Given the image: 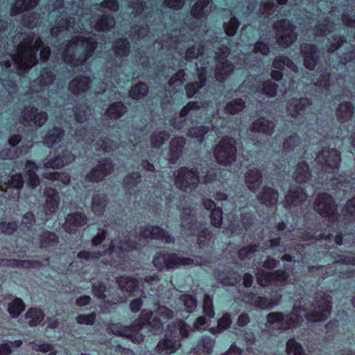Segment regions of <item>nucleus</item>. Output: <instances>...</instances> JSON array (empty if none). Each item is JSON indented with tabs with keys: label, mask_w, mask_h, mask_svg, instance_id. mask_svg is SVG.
Here are the masks:
<instances>
[{
	"label": "nucleus",
	"mask_w": 355,
	"mask_h": 355,
	"mask_svg": "<svg viewBox=\"0 0 355 355\" xmlns=\"http://www.w3.org/2000/svg\"><path fill=\"white\" fill-rule=\"evenodd\" d=\"M171 315L172 312L168 309L159 306L155 312L150 313V316L146 311L142 312L141 318L144 321L141 325L137 324L130 328L120 324H113L110 329L114 334L128 337L133 342L140 343L144 340L143 333L148 330L156 334Z\"/></svg>",
	"instance_id": "nucleus-1"
},
{
	"label": "nucleus",
	"mask_w": 355,
	"mask_h": 355,
	"mask_svg": "<svg viewBox=\"0 0 355 355\" xmlns=\"http://www.w3.org/2000/svg\"><path fill=\"white\" fill-rule=\"evenodd\" d=\"M331 312L330 306L325 304L319 306L318 311H315L314 313L310 314L305 309H298L295 306L293 309V316H283L281 313H275L268 315V323L270 325H275V327L279 329H288L295 325L300 320H303L302 315L307 320L311 321L324 320L329 315Z\"/></svg>",
	"instance_id": "nucleus-2"
},
{
	"label": "nucleus",
	"mask_w": 355,
	"mask_h": 355,
	"mask_svg": "<svg viewBox=\"0 0 355 355\" xmlns=\"http://www.w3.org/2000/svg\"><path fill=\"white\" fill-rule=\"evenodd\" d=\"M235 141L230 138L224 139L215 150L216 159L225 164H228L234 160Z\"/></svg>",
	"instance_id": "nucleus-3"
},
{
	"label": "nucleus",
	"mask_w": 355,
	"mask_h": 355,
	"mask_svg": "<svg viewBox=\"0 0 355 355\" xmlns=\"http://www.w3.org/2000/svg\"><path fill=\"white\" fill-rule=\"evenodd\" d=\"M19 55H15L13 60L19 68L21 69H27L36 64L37 58L33 52L36 53L38 49L35 50L30 47L24 49H18Z\"/></svg>",
	"instance_id": "nucleus-4"
},
{
	"label": "nucleus",
	"mask_w": 355,
	"mask_h": 355,
	"mask_svg": "<svg viewBox=\"0 0 355 355\" xmlns=\"http://www.w3.org/2000/svg\"><path fill=\"white\" fill-rule=\"evenodd\" d=\"M179 263L189 264V263L181 261L175 254H160L154 259V265L159 269H162L164 266L167 268H173Z\"/></svg>",
	"instance_id": "nucleus-5"
},
{
	"label": "nucleus",
	"mask_w": 355,
	"mask_h": 355,
	"mask_svg": "<svg viewBox=\"0 0 355 355\" xmlns=\"http://www.w3.org/2000/svg\"><path fill=\"white\" fill-rule=\"evenodd\" d=\"M178 180L177 184L181 189H185L188 187H191L199 182L196 173L193 171H189L187 168H182L178 173Z\"/></svg>",
	"instance_id": "nucleus-6"
},
{
	"label": "nucleus",
	"mask_w": 355,
	"mask_h": 355,
	"mask_svg": "<svg viewBox=\"0 0 355 355\" xmlns=\"http://www.w3.org/2000/svg\"><path fill=\"white\" fill-rule=\"evenodd\" d=\"M287 277L284 271H277L275 273L266 272L260 273L257 277V280L260 285L266 286L270 284L272 281H286Z\"/></svg>",
	"instance_id": "nucleus-7"
},
{
	"label": "nucleus",
	"mask_w": 355,
	"mask_h": 355,
	"mask_svg": "<svg viewBox=\"0 0 355 355\" xmlns=\"http://www.w3.org/2000/svg\"><path fill=\"white\" fill-rule=\"evenodd\" d=\"M179 346L180 344L178 341L167 338L159 343L157 350L163 355H168L174 352Z\"/></svg>",
	"instance_id": "nucleus-8"
},
{
	"label": "nucleus",
	"mask_w": 355,
	"mask_h": 355,
	"mask_svg": "<svg viewBox=\"0 0 355 355\" xmlns=\"http://www.w3.org/2000/svg\"><path fill=\"white\" fill-rule=\"evenodd\" d=\"M215 206L216 205L214 202L212 201L209 202L208 203H205V207L206 209H212L211 214L212 224L215 227H218L222 223V211L219 208H216Z\"/></svg>",
	"instance_id": "nucleus-9"
},
{
	"label": "nucleus",
	"mask_w": 355,
	"mask_h": 355,
	"mask_svg": "<svg viewBox=\"0 0 355 355\" xmlns=\"http://www.w3.org/2000/svg\"><path fill=\"white\" fill-rule=\"evenodd\" d=\"M331 202V199L330 197L323 195L318 199L315 209L322 215L329 214L332 207Z\"/></svg>",
	"instance_id": "nucleus-10"
},
{
	"label": "nucleus",
	"mask_w": 355,
	"mask_h": 355,
	"mask_svg": "<svg viewBox=\"0 0 355 355\" xmlns=\"http://www.w3.org/2000/svg\"><path fill=\"white\" fill-rule=\"evenodd\" d=\"M261 175L258 170L251 171L246 176V183L251 191H254L256 187L261 184Z\"/></svg>",
	"instance_id": "nucleus-11"
},
{
	"label": "nucleus",
	"mask_w": 355,
	"mask_h": 355,
	"mask_svg": "<svg viewBox=\"0 0 355 355\" xmlns=\"http://www.w3.org/2000/svg\"><path fill=\"white\" fill-rule=\"evenodd\" d=\"M274 124L265 119H259L254 125V129L260 132H263L266 134H270L272 132Z\"/></svg>",
	"instance_id": "nucleus-12"
},
{
	"label": "nucleus",
	"mask_w": 355,
	"mask_h": 355,
	"mask_svg": "<svg viewBox=\"0 0 355 355\" xmlns=\"http://www.w3.org/2000/svg\"><path fill=\"white\" fill-rule=\"evenodd\" d=\"M278 198L277 193L272 189L267 188L260 197V200L262 203L268 205H272L275 204Z\"/></svg>",
	"instance_id": "nucleus-13"
},
{
	"label": "nucleus",
	"mask_w": 355,
	"mask_h": 355,
	"mask_svg": "<svg viewBox=\"0 0 355 355\" xmlns=\"http://www.w3.org/2000/svg\"><path fill=\"white\" fill-rule=\"evenodd\" d=\"M44 318V314L40 309H31L26 315L28 323L31 326L36 325Z\"/></svg>",
	"instance_id": "nucleus-14"
},
{
	"label": "nucleus",
	"mask_w": 355,
	"mask_h": 355,
	"mask_svg": "<svg viewBox=\"0 0 355 355\" xmlns=\"http://www.w3.org/2000/svg\"><path fill=\"white\" fill-rule=\"evenodd\" d=\"M25 306L22 301L17 298L14 300L8 306V312L13 318H16L24 310Z\"/></svg>",
	"instance_id": "nucleus-15"
},
{
	"label": "nucleus",
	"mask_w": 355,
	"mask_h": 355,
	"mask_svg": "<svg viewBox=\"0 0 355 355\" xmlns=\"http://www.w3.org/2000/svg\"><path fill=\"white\" fill-rule=\"evenodd\" d=\"M26 168L28 173V184L32 187H35L38 182L37 177L34 173L37 168L36 165L32 162H28L26 164Z\"/></svg>",
	"instance_id": "nucleus-16"
},
{
	"label": "nucleus",
	"mask_w": 355,
	"mask_h": 355,
	"mask_svg": "<svg viewBox=\"0 0 355 355\" xmlns=\"http://www.w3.org/2000/svg\"><path fill=\"white\" fill-rule=\"evenodd\" d=\"M119 285L127 290L130 293H133L137 286V281L135 279L128 278V277H121L119 280H118Z\"/></svg>",
	"instance_id": "nucleus-17"
},
{
	"label": "nucleus",
	"mask_w": 355,
	"mask_h": 355,
	"mask_svg": "<svg viewBox=\"0 0 355 355\" xmlns=\"http://www.w3.org/2000/svg\"><path fill=\"white\" fill-rule=\"evenodd\" d=\"M286 350L288 355H304L301 345L294 340L288 341Z\"/></svg>",
	"instance_id": "nucleus-18"
},
{
	"label": "nucleus",
	"mask_w": 355,
	"mask_h": 355,
	"mask_svg": "<svg viewBox=\"0 0 355 355\" xmlns=\"http://www.w3.org/2000/svg\"><path fill=\"white\" fill-rule=\"evenodd\" d=\"M230 322H231V320H230V316L228 315H225L218 321L217 327L216 328L210 327L209 331L213 334L220 332V331L228 328L230 324Z\"/></svg>",
	"instance_id": "nucleus-19"
},
{
	"label": "nucleus",
	"mask_w": 355,
	"mask_h": 355,
	"mask_svg": "<svg viewBox=\"0 0 355 355\" xmlns=\"http://www.w3.org/2000/svg\"><path fill=\"white\" fill-rule=\"evenodd\" d=\"M244 107V103L241 99H236L230 103L226 109L228 112L234 114L241 111Z\"/></svg>",
	"instance_id": "nucleus-20"
},
{
	"label": "nucleus",
	"mask_w": 355,
	"mask_h": 355,
	"mask_svg": "<svg viewBox=\"0 0 355 355\" xmlns=\"http://www.w3.org/2000/svg\"><path fill=\"white\" fill-rule=\"evenodd\" d=\"M147 93V87L144 84L137 85L130 91V95L133 98H139Z\"/></svg>",
	"instance_id": "nucleus-21"
},
{
	"label": "nucleus",
	"mask_w": 355,
	"mask_h": 355,
	"mask_svg": "<svg viewBox=\"0 0 355 355\" xmlns=\"http://www.w3.org/2000/svg\"><path fill=\"white\" fill-rule=\"evenodd\" d=\"M69 223H73L76 226L85 223V216L81 214H75L69 215L66 219V225Z\"/></svg>",
	"instance_id": "nucleus-22"
},
{
	"label": "nucleus",
	"mask_w": 355,
	"mask_h": 355,
	"mask_svg": "<svg viewBox=\"0 0 355 355\" xmlns=\"http://www.w3.org/2000/svg\"><path fill=\"white\" fill-rule=\"evenodd\" d=\"M31 348L35 351H40L42 352H51L49 355H55V353L51 351V347L49 344L46 343H37L33 342L31 343Z\"/></svg>",
	"instance_id": "nucleus-23"
},
{
	"label": "nucleus",
	"mask_w": 355,
	"mask_h": 355,
	"mask_svg": "<svg viewBox=\"0 0 355 355\" xmlns=\"http://www.w3.org/2000/svg\"><path fill=\"white\" fill-rule=\"evenodd\" d=\"M204 311L209 319L214 318V311L212 309V300L211 299L206 295L204 300Z\"/></svg>",
	"instance_id": "nucleus-24"
},
{
	"label": "nucleus",
	"mask_w": 355,
	"mask_h": 355,
	"mask_svg": "<svg viewBox=\"0 0 355 355\" xmlns=\"http://www.w3.org/2000/svg\"><path fill=\"white\" fill-rule=\"evenodd\" d=\"M206 133L207 131L204 127L193 128L189 131V135L193 137L198 138L199 141H202L204 139Z\"/></svg>",
	"instance_id": "nucleus-25"
},
{
	"label": "nucleus",
	"mask_w": 355,
	"mask_h": 355,
	"mask_svg": "<svg viewBox=\"0 0 355 355\" xmlns=\"http://www.w3.org/2000/svg\"><path fill=\"white\" fill-rule=\"evenodd\" d=\"M183 301L188 312H191L196 307V300L191 295H184Z\"/></svg>",
	"instance_id": "nucleus-26"
},
{
	"label": "nucleus",
	"mask_w": 355,
	"mask_h": 355,
	"mask_svg": "<svg viewBox=\"0 0 355 355\" xmlns=\"http://www.w3.org/2000/svg\"><path fill=\"white\" fill-rule=\"evenodd\" d=\"M76 320L80 324H92L95 320V315H79Z\"/></svg>",
	"instance_id": "nucleus-27"
},
{
	"label": "nucleus",
	"mask_w": 355,
	"mask_h": 355,
	"mask_svg": "<svg viewBox=\"0 0 355 355\" xmlns=\"http://www.w3.org/2000/svg\"><path fill=\"white\" fill-rule=\"evenodd\" d=\"M94 294L99 298H103L105 296V287L101 283L95 284L93 286Z\"/></svg>",
	"instance_id": "nucleus-28"
},
{
	"label": "nucleus",
	"mask_w": 355,
	"mask_h": 355,
	"mask_svg": "<svg viewBox=\"0 0 355 355\" xmlns=\"http://www.w3.org/2000/svg\"><path fill=\"white\" fill-rule=\"evenodd\" d=\"M209 325L210 324L208 323L205 317L198 318L194 324L195 328L198 330L209 328Z\"/></svg>",
	"instance_id": "nucleus-29"
},
{
	"label": "nucleus",
	"mask_w": 355,
	"mask_h": 355,
	"mask_svg": "<svg viewBox=\"0 0 355 355\" xmlns=\"http://www.w3.org/2000/svg\"><path fill=\"white\" fill-rule=\"evenodd\" d=\"M164 232L158 227H154L152 228V232L150 234L144 233V236H150L152 238H163Z\"/></svg>",
	"instance_id": "nucleus-30"
},
{
	"label": "nucleus",
	"mask_w": 355,
	"mask_h": 355,
	"mask_svg": "<svg viewBox=\"0 0 355 355\" xmlns=\"http://www.w3.org/2000/svg\"><path fill=\"white\" fill-rule=\"evenodd\" d=\"M46 194L47 196H50V199H47V203H53V207H58V197L57 194L55 193V191L54 190H49L46 192Z\"/></svg>",
	"instance_id": "nucleus-31"
},
{
	"label": "nucleus",
	"mask_w": 355,
	"mask_h": 355,
	"mask_svg": "<svg viewBox=\"0 0 355 355\" xmlns=\"http://www.w3.org/2000/svg\"><path fill=\"white\" fill-rule=\"evenodd\" d=\"M22 185L23 181L21 175L20 174L15 175L12 178L10 182V186L12 187L19 189L22 187Z\"/></svg>",
	"instance_id": "nucleus-32"
},
{
	"label": "nucleus",
	"mask_w": 355,
	"mask_h": 355,
	"mask_svg": "<svg viewBox=\"0 0 355 355\" xmlns=\"http://www.w3.org/2000/svg\"><path fill=\"white\" fill-rule=\"evenodd\" d=\"M15 227L16 225L14 223H8L7 225L6 223H1L0 224V229L6 234H11Z\"/></svg>",
	"instance_id": "nucleus-33"
},
{
	"label": "nucleus",
	"mask_w": 355,
	"mask_h": 355,
	"mask_svg": "<svg viewBox=\"0 0 355 355\" xmlns=\"http://www.w3.org/2000/svg\"><path fill=\"white\" fill-rule=\"evenodd\" d=\"M201 87L202 85H196L195 84L187 85V94L189 96V97H192L193 96H194L196 94L197 90H198Z\"/></svg>",
	"instance_id": "nucleus-34"
},
{
	"label": "nucleus",
	"mask_w": 355,
	"mask_h": 355,
	"mask_svg": "<svg viewBox=\"0 0 355 355\" xmlns=\"http://www.w3.org/2000/svg\"><path fill=\"white\" fill-rule=\"evenodd\" d=\"M306 198V196L303 191H298L296 193H295L294 199L291 202V203L293 205H297L298 202H301L305 200Z\"/></svg>",
	"instance_id": "nucleus-35"
},
{
	"label": "nucleus",
	"mask_w": 355,
	"mask_h": 355,
	"mask_svg": "<svg viewBox=\"0 0 355 355\" xmlns=\"http://www.w3.org/2000/svg\"><path fill=\"white\" fill-rule=\"evenodd\" d=\"M197 107H198L197 103L194 102H190L182 110L181 114L182 115H186L189 112H190L193 110H195Z\"/></svg>",
	"instance_id": "nucleus-36"
},
{
	"label": "nucleus",
	"mask_w": 355,
	"mask_h": 355,
	"mask_svg": "<svg viewBox=\"0 0 355 355\" xmlns=\"http://www.w3.org/2000/svg\"><path fill=\"white\" fill-rule=\"evenodd\" d=\"M264 92L268 96H274L277 94V85H266L264 87Z\"/></svg>",
	"instance_id": "nucleus-37"
},
{
	"label": "nucleus",
	"mask_w": 355,
	"mask_h": 355,
	"mask_svg": "<svg viewBox=\"0 0 355 355\" xmlns=\"http://www.w3.org/2000/svg\"><path fill=\"white\" fill-rule=\"evenodd\" d=\"M142 304V302L140 299H136L131 302L130 308L133 312H137Z\"/></svg>",
	"instance_id": "nucleus-38"
},
{
	"label": "nucleus",
	"mask_w": 355,
	"mask_h": 355,
	"mask_svg": "<svg viewBox=\"0 0 355 355\" xmlns=\"http://www.w3.org/2000/svg\"><path fill=\"white\" fill-rule=\"evenodd\" d=\"M250 321L249 317L248 315L242 314L239 317L238 319V324L241 327L245 326Z\"/></svg>",
	"instance_id": "nucleus-39"
},
{
	"label": "nucleus",
	"mask_w": 355,
	"mask_h": 355,
	"mask_svg": "<svg viewBox=\"0 0 355 355\" xmlns=\"http://www.w3.org/2000/svg\"><path fill=\"white\" fill-rule=\"evenodd\" d=\"M90 297L89 296H83L77 299L76 303L78 306L87 305L90 302Z\"/></svg>",
	"instance_id": "nucleus-40"
},
{
	"label": "nucleus",
	"mask_w": 355,
	"mask_h": 355,
	"mask_svg": "<svg viewBox=\"0 0 355 355\" xmlns=\"http://www.w3.org/2000/svg\"><path fill=\"white\" fill-rule=\"evenodd\" d=\"M105 234L103 231H102L101 233L98 234L93 239V243L95 245H98L102 242V241L105 239Z\"/></svg>",
	"instance_id": "nucleus-41"
},
{
	"label": "nucleus",
	"mask_w": 355,
	"mask_h": 355,
	"mask_svg": "<svg viewBox=\"0 0 355 355\" xmlns=\"http://www.w3.org/2000/svg\"><path fill=\"white\" fill-rule=\"evenodd\" d=\"M253 282V277L250 274H245L243 277V284L246 287H249L252 285Z\"/></svg>",
	"instance_id": "nucleus-42"
},
{
	"label": "nucleus",
	"mask_w": 355,
	"mask_h": 355,
	"mask_svg": "<svg viewBox=\"0 0 355 355\" xmlns=\"http://www.w3.org/2000/svg\"><path fill=\"white\" fill-rule=\"evenodd\" d=\"M179 331L182 336H187L188 334L187 327L182 322H179Z\"/></svg>",
	"instance_id": "nucleus-43"
},
{
	"label": "nucleus",
	"mask_w": 355,
	"mask_h": 355,
	"mask_svg": "<svg viewBox=\"0 0 355 355\" xmlns=\"http://www.w3.org/2000/svg\"><path fill=\"white\" fill-rule=\"evenodd\" d=\"M10 352V347L7 344L0 345V355H8Z\"/></svg>",
	"instance_id": "nucleus-44"
},
{
	"label": "nucleus",
	"mask_w": 355,
	"mask_h": 355,
	"mask_svg": "<svg viewBox=\"0 0 355 355\" xmlns=\"http://www.w3.org/2000/svg\"><path fill=\"white\" fill-rule=\"evenodd\" d=\"M78 257L80 259H89L91 258L96 257L97 256L94 255L93 253L87 252H80Z\"/></svg>",
	"instance_id": "nucleus-45"
},
{
	"label": "nucleus",
	"mask_w": 355,
	"mask_h": 355,
	"mask_svg": "<svg viewBox=\"0 0 355 355\" xmlns=\"http://www.w3.org/2000/svg\"><path fill=\"white\" fill-rule=\"evenodd\" d=\"M304 65L306 68L312 69L315 66V61L309 57L304 58Z\"/></svg>",
	"instance_id": "nucleus-46"
},
{
	"label": "nucleus",
	"mask_w": 355,
	"mask_h": 355,
	"mask_svg": "<svg viewBox=\"0 0 355 355\" xmlns=\"http://www.w3.org/2000/svg\"><path fill=\"white\" fill-rule=\"evenodd\" d=\"M40 55L42 60H46L49 55V48H43L40 52Z\"/></svg>",
	"instance_id": "nucleus-47"
},
{
	"label": "nucleus",
	"mask_w": 355,
	"mask_h": 355,
	"mask_svg": "<svg viewBox=\"0 0 355 355\" xmlns=\"http://www.w3.org/2000/svg\"><path fill=\"white\" fill-rule=\"evenodd\" d=\"M225 355H241V351L236 347H232Z\"/></svg>",
	"instance_id": "nucleus-48"
},
{
	"label": "nucleus",
	"mask_w": 355,
	"mask_h": 355,
	"mask_svg": "<svg viewBox=\"0 0 355 355\" xmlns=\"http://www.w3.org/2000/svg\"><path fill=\"white\" fill-rule=\"evenodd\" d=\"M89 83V80L87 78H84L83 79V81L80 84H79V85H78V88H77V91L78 92H80V91H85L86 90V87L83 85V84H87Z\"/></svg>",
	"instance_id": "nucleus-49"
},
{
	"label": "nucleus",
	"mask_w": 355,
	"mask_h": 355,
	"mask_svg": "<svg viewBox=\"0 0 355 355\" xmlns=\"http://www.w3.org/2000/svg\"><path fill=\"white\" fill-rule=\"evenodd\" d=\"M282 74L283 73L282 71H278L274 70L272 71L271 76L274 80H279L282 77Z\"/></svg>",
	"instance_id": "nucleus-50"
},
{
	"label": "nucleus",
	"mask_w": 355,
	"mask_h": 355,
	"mask_svg": "<svg viewBox=\"0 0 355 355\" xmlns=\"http://www.w3.org/2000/svg\"><path fill=\"white\" fill-rule=\"evenodd\" d=\"M332 156L334 157L333 164H331L329 162H327V164H328L329 166H332L334 167H336V166H337V164H338V162L339 161V157H338V156L336 153H332Z\"/></svg>",
	"instance_id": "nucleus-51"
},
{
	"label": "nucleus",
	"mask_w": 355,
	"mask_h": 355,
	"mask_svg": "<svg viewBox=\"0 0 355 355\" xmlns=\"http://www.w3.org/2000/svg\"><path fill=\"white\" fill-rule=\"evenodd\" d=\"M256 49H259L261 53L263 54H266L268 52L267 47L266 46L265 44H263L262 43L257 44L256 46Z\"/></svg>",
	"instance_id": "nucleus-52"
},
{
	"label": "nucleus",
	"mask_w": 355,
	"mask_h": 355,
	"mask_svg": "<svg viewBox=\"0 0 355 355\" xmlns=\"http://www.w3.org/2000/svg\"><path fill=\"white\" fill-rule=\"evenodd\" d=\"M250 256L246 249H242L239 252V257L242 259L247 258Z\"/></svg>",
	"instance_id": "nucleus-53"
},
{
	"label": "nucleus",
	"mask_w": 355,
	"mask_h": 355,
	"mask_svg": "<svg viewBox=\"0 0 355 355\" xmlns=\"http://www.w3.org/2000/svg\"><path fill=\"white\" fill-rule=\"evenodd\" d=\"M31 263L28 261H20L17 263V266L24 267V268H28L30 267Z\"/></svg>",
	"instance_id": "nucleus-54"
},
{
	"label": "nucleus",
	"mask_w": 355,
	"mask_h": 355,
	"mask_svg": "<svg viewBox=\"0 0 355 355\" xmlns=\"http://www.w3.org/2000/svg\"><path fill=\"white\" fill-rule=\"evenodd\" d=\"M19 138L17 136H16L10 138V139L9 140V143L10 144V145L14 146L19 143Z\"/></svg>",
	"instance_id": "nucleus-55"
},
{
	"label": "nucleus",
	"mask_w": 355,
	"mask_h": 355,
	"mask_svg": "<svg viewBox=\"0 0 355 355\" xmlns=\"http://www.w3.org/2000/svg\"><path fill=\"white\" fill-rule=\"evenodd\" d=\"M37 3V0H30L28 3H24V8L28 9L30 7L33 6V5H35Z\"/></svg>",
	"instance_id": "nucleus-56"
},
{
	"label": "nucleus",
	"mask_w": 355,
	"mask_h": 355,
	"mask_svg": "<svg viewBox=\"0 0 355 355\" xmlns=\"http://www.w3.org/2000/svg\"><path fill=\"white\" fill-rule=\"evenodd\" d=\"M33 214H31V213H28V214H26L24 216V218H23V220H22V223H24V224H26V223H27V222H26V220H32V219H33Z\"/></svg>",
	"instance_id": "nucleus-57"
},
{
	"label": "nucleus",
	"mask_w": 355,
	"mask_h": 355,
	"mask_svg": "<svg viewBox=\"0 0 355 355\" xmlns=\"http://www.w3.org/2000/svg\"><path fill=\"white\" fill-rule=\"evenodd\" d=\"M347 207L349 209H351V207H353V209H354V211H352L351 210L350 211L352 213L353 212H355V198H353L348 204H347Z\"/></svg>",
	"instance_id": "nucleus-58"
},
{
	"label": "nucleus",
	"mask_w": 355,
	"mask_h": 355,
	"mask_svg": "<svg viewBox=\"0 0 355 355\" xmlns=\"http://www.w3.org/2000/svg\"><path fill=\"white\" fill-rule=\"evenodd\" d=\"M99 172V170H95L93 171L92 174V179L94 180V181H98L101 180V177L98 176V175H96V173Z\"/></svg>",
	"instance_id": "nucleus-59"
},
{
	"label": "nucleus",
	"mask_w": 355,
	"mask_h": 355,
	"mask_svg": "<svg viewBox=\"0 0 355 355\" xmlns=\"http://www.w3.org/2000/svg\"><path fill=\"white\" fill-rule=\"evenodd\" d=\"M275 266V261L273 259L268 260V261L265 263L266 267L272 268Z\"/></svg>",
	"instance_id": "nucleus-60"
},
{
	"label": "nucleus",
	"mask_w": 355,
	"mask_h": 355,
	"mask_svg": "<svg viewBox=\"0 0 355 355\" xmlns=\"http://www.w3.org/2000/svg\"><path fill=\"white\" fill-rule=\"evenodd\" d=\"M55 131L57 132L58 137L53 140V143H55L57 141V139L60 141V135L62 134L61 131L60 130H55Z\"/></svg>",
	"instance_id": "nucleus-61"
},
{
	"label": "nucleus",
	"mask_w": 355,
	"mask_h": 355,
	"mask_svg": "<svg viewBox=\"0 0 355 355\" xmlns=\"http://www.w3.org/2000/svg\"><path fill=\"white\" fill-rule=\"evenodd\" d=\"M113 109H114V107H111V108H110V110H109V112H110V114H114L116 116H119L121 114V112H116V113H114V112H113Z\"/></svg>",
	"instance_id": "nucleus-62"
},
{
	"label": "nucleus",
	"mask_w": 355,
	"mask_h": 355,
	"mask_svg": "<svg viewBox=\"0 0 355 355\" xmlns=\"http://www.w3.org/2000/svg\"><path fill=\"white\" fill-rule=\"evenodd\" d=\"M216 199L218 200H223L226 199V196L225 195L220 196V194H218L216 197Z\"/></svg>",
	"instance_id": "nucleus-63"
},
{
	"label": "nucleus",
	"mask_w": 355,
	"mask_h": 355,
	"mask_svg": "<svg viewBox=\"0 0 355 355\" xmlns=\"http://www.w3.org/2000/svg\"><path fill=\"white\" fill-rule=\"evenodd\" d=\"M116 252V247L113 245L110 249H109V253L112 254L113 252Z\"/></svg>",
	"instance_id": "nucleus-64"
}]
</instances>
